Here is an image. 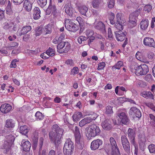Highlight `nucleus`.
<instances>
[{"label": "nucleus", "mask_w": 155, "mask_h": 155, "mask_svg": "<svg viewBox=\"0 0 155 155\" xmlns=\"http://www.w3.org/2000/svg\"><path fill=\"white\" fill-rule=\"evenodd\" d=\"M46 53L48 56H53L55 54V50L49 47L46 51Z\"/></svg>", "instance_id": "4c0bfd02"}, {"label": "nucleus", "mask_w": 155, "mask_h": 155, "mask_svg": "<svg viewBox=\"0 0 155 155\" xmlns=\"http://www.w3.org/2000/svg\"><path fill=\"white\" fill-rule=\"evenodd\" d=\"M42 27L39 26L36 28L35 29V35L36 36H38L41 34L42 31Z\"/></svg>", "instance_id": "58836bf2"}, {"label": "nucleus", "mask_w": 155, "mask_h": 155, "mask_svg": "<svg viewBox=\"0 0 155 155\" xmlns=\"http://www.w3.org/2000/svg\"><path fill=\"white\" fill-rule=\"evenodd\" d=\"M18 44L16 42H13L10 43V44L9 48L12 47H18Z\"/></svg>", "instance_id": "e2e57ef3"}, {"label": "nucleus", "mask_w": 155, "mask_h": 155, "mask_svg": "<svg viewBox=\"0 0 155 155\" xmlns=\"http://www.w3.org/2000/svg\"><path fill=\"white\" fill-rule=\"evenodd\" d=\"M114 5V0H110L108 3V7L109 8H112Z\"/></svg>", "instance_id": "09e8293b"}, {"label": "nucleus", "mask_w": 155, "mask_h": 155, "mask_svg": "<svg viewBox=\"0 0 155 155\" xmlns=\"http://www.w3.org/2000/svg\"><path fill=\"white\" fill-rule=\"evenodd\" d=\"M51 25H48L45 26L43 32L45 35L50 34L51 32Z\"/></svg>", "instance_id": "f704fd0d"}, {"label": "nucleus", "mask_w": 155, "mask_h": 155, "mask_svg": "<svg viewBox=\"0 0 155 155\" xmlns=\"http://www.w3.org/2000/svg\"><path fill=\"white\" fill-rule=\"evenodd\" d=\"M31 29V27L30 25L24 27L21 29V33H19V35L21 36L22 35L26 34L28 32L30 31Z\"/></svg>", "instance_id": "bb28decb"}, {"label": "nucleus", "mask_w": 155, "mask_h": 155, "mask_svg": "<svg viewBox=\"0 0 155 155\" xmlns=\"http://www.w3.org/2000/svg\"><path fill=\"white\" fill-rule=\"evenodd\" d=\"M64 24L65 27L69 31L75 32L78 30L77 25L70 19H65Z\"/></svg>", "instance_id": "6e6552de"}, {"label": "nucleus", "mask_w": 155, "mask_h": 155, "mask_svg": "<svg viewBox=\"0 0 155 155\" xmlns=\"http://www.w3.org/2000/svg\"><path fill=\"white\" fill-rule=\"evenodd\" d=\"M21 146L23 147L24 151H28L29 150L31 144L28 141L23 140L21 143Z\"/></svg>", "instance_id": "412c9836"}, {"label": "nucleus", "mask_w": 155, "mask_h": 155, "mask_svg": "<svg viewBox=\"0 0 155 155\" xmlns=\"http://www.w3.org/2000/svg\"><path fill=\"white\" fill-rule=\"evenodd\" d=\"M28 128L27 126L24 125L20 127L19 132L20 133L22 134L26 135L28 131Z\"/></svg>", "instance_id": "2f4dec72"}, {"label": "nucleus", "mask_w": 155, "mask_h": 155, "mask_svg": "<svg viewBox=\"0 0 155 155\" xmlns=\"http://www.w3.org/2000/svg\"><path fill=\"white\" fill-rule=\"evenodd\" d=\"M97 39L99 40L97 41L98 42L99 45L101 46V50L104 49V44L105 41L104 38H103L102 36L101 35L97 34Z\"/></svg>", "instance_id": "c85d7f7f"}, {"label": "nucleus", "mask_w": 155, "mask_h": 155, "mask_svg": "<svg viewBox=\"0 0 155 155\" xmlns=\"http://www.w3.org/2000/svg\"><path fill=\"white\" fill-rule=\"evenodd\" d=\"M122 14L120 13H117L116 15V17L117 19V22H120L122 20H123L122 19L121 16Z\"/></svg>", "instance_id": "603ef678"}, {"label": "nucleus", "mask_w": 155, "mask_h": 155, "mask_svg": "<svg viewBox=\"0 0 155 155\" xmlns=\"http://www.w3.org/2000/svg\"><path fill=\"white\" fill-rule=\"evenodd\" d=\"M82 117V113L81 112H76L73 115L72 118L73 120L74 121L79 120Z\"/></svg>", "instance_id": "72a5a7b5"}, {"label": "nucleus", "mask_w": 155, "mask_h": 155, "mask_svg": "<svg viewBox=\"0 0 155 155\" xmlns=\"http://www.w3.org/2000/svg\"><path fill=\"white\" fill-rule=\"evenodd\" d=\"M128 137L130 140V142L134 144L135 134L134 130L132 129L129 128L128 130Z\"/></svg>", "instance_id": "5701e85b"}, {"label": "nucleus", "mask_w": 155, "mask_h": 155, "mask_svg": "<svg viewBox=\"0 0 155 155\" xmlns=\"http://www.w3.org/2000/svg\"><path fill=\"white\" fill-rule=\"evenodd\" d=\"M145 80L147 82L151 83L153 81L152 77L151 74H148L145 76L144 78Z\"/></svg>", "instance_id": "37998d69"}, {"label": "nucleus", "mask_w": 155, "mask_h": 155, "mask_svg": "<svg viewBox=\"0 0 155 155\" xmlns=\"http://www.w3.org/2000/svg\"><path fill=\"white\" fill-rule=\"evenodd\" d=\"M71 74L73 75L77 74L78 72V68H73L71 69Z\"/></svg>", "instance_id": "774afa93"}, {"label": "nucleus", "mask_w": 155, "mask_h": 155, "mask_svg": "<svg viewBox=\"0 0 155 155\" xmlns=\"http://www.w3.org/2000/svg\"><path fill=\"white\" fill-rule=\"evenodd\" d=\"M108 37L109 38H112L113 35L112 33L111 29L110 28H108Z\"/></svg>", "instance_id": "69168bd1"}, {"label": "nucleus", "mask_w": 155, "mask_h": 155, "mask_svg": "<svg viewBox=\"0 0 155 155\" xmlns=\"http://www.w3.org/2000/svg\"><path fill=\"white\" fill-rule=\"evenodd\" d=\"M5 10H3L0 9V20L2 19L5 17Z\"/></svg>", "instance_id": "0e129e2a"}, {"label": "nucleus", "mask_w": 155, "mask_h": 155, "mask_svg": "<svg viewBox=\"0 0 155 155\" xmlns=\"http://www.w3.org/2000/svg\"><path fill=\"white\" fill-rule=\"evenodd\" d=\"M97 30L102 34L106 33L105 25L103 22L99 21L97 22Z\"/></svg>", "instance_id": "aec40b11"}, {"label": "nucleus", "mask_w": 155, "mask_h": 155, "mask_svg": "<svg viewBox=\"0 0 155 155\" xmlns=\"http://www.w3.org/2000/svg\"><path fill=\"white\" fill-rule=\"evenodd\" d=\"M87 39V38L83 36H79L78 39V42L79 44H81L83 41H86Z\"/></svg>", "instance_id": "a18cd8bd"}, {"label": "nucleus", "mask_w": 155, "mask_h": 155, "mask_svg": "<svg viewBox=\"0 0 155 155\" xmlns=\"http://www.w3.org/2000/svg\"><path fill=\"white\" fill-rule=\"evenodd\" d=\"M130 71L134 72L137 75H142L146 74L149 71L148 68H131Z\"/></svg>", "instance_id": "f8f14e48"}, {"label": "nucleus", "mask_w": 155, "mask_h": 155, "mask_svg": "<svg viewBox=\"0 0 155 155\" xmlns=\"http://www.w3.org/2000/svg\"><path fill=\"white\" fill-rule=\"evenodd\" d=\"M15 139V137L12 135H9L6 137L5 140L8 141L10 144H12Z\"/></svg>", "instance_id": "e433bc0d"}, {"label": "nucleus", "mask_w": 155, "mask_h": 155, "mask_svg": "<svg viewBox=\"0 0 155 155\" xmlns=\"http://www.w3.org/2000/svg\"><path fill=\"white\" fill-rule=\"evenodd\" d=\"M12 27V25L11 24H9L7 23H5L3 27V28L4 29L6 30L9 29L10 28Z\"/></svg>", "instance_id": "052dcab7"}, {"label": "nucleus", "mask_w": 155, "mask_h": 155, "mask_svg": "<svg viewBox=\"0 0 155 155\" xmlns=\"http://www.w3.org/2000/svg\"><path fill=\"white\" fill-rule=\"evenodd\" d=\"M38 139L37 138H35L33 140V147L34 150H35L37 145Z\"/></svg>", "instance_id": "13d9d810"}, {"label": "nucleus", "mask_w": 155, "mask_h": 155, "mask_svg": "<svg viewBox=\"0 0 155 155\" xmlns=\"http://www.w3.org/2000/svg\"><path fill=\"white\" fill-rule=\"evenodd\" d=\"M52 14L54 16H55L57 14V9L56 8V6L55 5L52 6Z\"/></svg>", "instance_id": "bf43d9fd"}, {"label": "nucleus", "mask_w": 155, "mask_h": 155, "mask_svg": "<svg viewBox=\"0 0 155 155\" xmlns=\"http://www.w3.org/2000/svg\"><path fill=\"white\" fill-rule=\"evenodd\" d=\"M93 120L90 117L85 118L81 120L79 123V125L81 127H82L87 124L90 123Z\"/></svg>", "instance_id": "a878e982"}, {"label": "nucleus", "mask_w": 155, "mask_h": 155, "mask_svg": "<svg viewBox=\"0 0 155 155\" xmlns=\"http://www.w3.org/2000/svg\"><path fill=\"white\" fill-rule=\"evenodd\" d=\"M15 122L12 119H9L6 120L5 122V126L8 128H13L15 127Z\"/></svg>", "instance_id": "cd10ccee"}, {"label": "nucleus", "mask_w": 155, "mask_h": 155, "mask_svg": "<svg viewBox=\"0 0 155 155\" xmlns=\"http://www.w3.org/2000/svg\"><path fill=\"white\" fill-rule=\"evenodd\" d=\"M12 144H10L8 141L5 140L2 145V148L4 149V153H7L10 151Z\"/></svg>", "instance_id": "4be33fe9"}, {"label": "nucleus", "mask_w": 155, "mask_h": 155, "mask_svg": "<svg viewBox=\"0 0 155 155\" xmlns=\"http://www.w3.org/2000/svg\"><path fill=\"white\" fill-rule=\"evenodd\" d=\"M17 62L16 59H14L12 62L10 67L11 68H15L16 67V62Z\"/></svg>", "instance_id": "864d4df0"}, {"label": "nucleus", "mask_w": 155, "mask_h": 155, "mask_svg": "<svg viewBox=\"0 0 155 155\" xmlns=\"http://www.w3.org/2000/svg\"><path fill=\"white\" fill-rule=\"evenodd\" d=\"M123 63L121 61L118 62L112 68H120L123 66Z\"/></svg>", "instance_id": "8fccbe9b"}, {"label": "nucleus", "mask_w": 155, "mask_h": 155, "mask_svg": "<svg viewBox=\"0 0 155 155\" xmlns=\"http://www.w3.org/2000/svg\"><path fill=\"white\" fill-rule=\"evenodd\" d=\"M53 131L49 133V136L51 142L55 145L60 143L61 136L63 132L57 124L53 125L52 128Z\"/></svg>", "instance_id": "f257e3e1"}, {"label": "nucleus", "mask_w": 155, "mask_h": 155, "mask_svg": "<svg viewBox=\"0 0 155 155\" xmlns=\"http://www.w3.org/2000/svg\"><path fill=\"white\" fill-rule=\"evenodd\" d=\"M65 35L64 34H61L59 37H58V40L59 41L61 42L62 40H63L65 38Z\"/></svg>", "instance_id": "338daca9"}, {"label": "nucleus", "mask_w": 155, "mask_h": 155, "mask_svg": "<svg viewBox=\"0 0 155 155\" xmlns=\"http://www.w3.org/2000/svg\"><path fill=\"white\" fill-rule=\"evenodd\" d=\"M32 3L28 0H25L23 4V7L25 10L28 12H30L31 9Z\"/></svg>", "instance_id": "6ab92c4d"}, {"label": "nucleus", "mask_w": 155, "mask_h": 155, "mask_svg": "<svg viewBox=\"0 0 155 155\" xmlns=\"http://www.w3.org/2000/svg\"><path fill=\"white\" fill-rule=\"evenodd\" d=\"M152 9V6L150 5H146L143 8V11L145 12H149Z\"/></svg>", "instance_id": "49530a36"}, {"label": "nucleus", "mask_w": 155, "mask_h": 155, "mask_svg": "<svg viewBox=\"0 0 155 155\" xmlns=\"http://www.w3.org/2000/svg\"><path fill=\"white\" fill-rule=\"evenodd\" d=\"M91 148L92 150H95L97 149V140H94L91 142Z\"/></svg>", "instance_id": "a19ab883"}, {"label": "nucleus", "mask_w": 155, "mask_h": 155, "mask_svg": "<svg viewBox=\"0 0 155 155\" xmlns=\"http://www.w3.org/2000/svg\"><path fill=\"white\" fill-rule=\"evenodd\" d=\"M64 9L65 12L68 16L73 19H75L77 16V13L72 7L70 2L68 1L66 2Z\"/></svg>", "instance_id": "f03ea898"}, {"label": "nucleus", "mask_w": 155, "mask_h": 155, "mask_svg": "<svg viewBox=\"0 0 155 155\" xmlns=\"http://www.w3.org/2000/svg\"><path fill=\"white\" fill-rule=\"evenodd\" d=\"M12 109V107L9 104H2L0 107V110L4 114H6L9 111Z\"/></svg>", "instance_id": "2eb2a0df"}, {"label": "nucleus", "mask_w": 155, "mask_h": 155, "mask_svg": "<svg viewBox=\"0 0 155 155\" xmlns=\"http://www.w3.org/2000/svg\"><path fill=\"white\" fill-rule=\"evenodd\" d=\"M76 145V147L79 149H83L84 144L83 142L81 139V135L75 136Z\"/></svg>", "instance_id": "dca6fc26"}, {"label": "nucleus", "mask_w": 155, "mask_h": 155, "mask_svg": "<svg viewBox=\"0 0 155 155\" xmlns=\"http://www.w3.org/2000/svg\"><path fill=\"white\" fill-rule=\"evenodd\" d=\"M41 11L38 7H35L33 10V18L34 19H38L41 17Z\"/></svg>", "instance_id": "b1692460"}, {"label": "nucleus", "mask_w": 155, "mask_h": 155, "mask_svg": "<svg viewBox=\"0 0 155 155\" xmlns=\"http://www.w3.org/2000/svg\"><path fill=\"white\" fill-rule=\"evenodd\" d=\"M111 149L108 151L107 153L112 155H120L119 149L118 147L115 139L112 137L110 138Z\"/></svg>", "instance_id": "20e7f679"}, {"label": "nucleus", "mask_w": 155, "mask_h": 155, "mask_svg": "<svg viewBox=\"0 0 155 155\" xmlns=\"http://www.w3.org/2000/svg\"><path fill=\"white\" fill-rule=\"evenodd\" d=\"M141 95L147 99H153V94L150 91H143L141 93Z\"/></svg>", "instance_id": "7c9ffc66"}, {"label": "nucleus", "mask_w": 155, "mask_h": 155, "mask_svg": "<svg viewBox=\"0 0 155 155\" xmlns=\"http://www.w3.org/2000/svg\"><path fill=\"white\" fill-rule=\"evenodd\" d=\"M12 9L11 8V3L10 1H8L7 6L6 8V11L7 12V14H10L12 12Z\"/></svg>", "instance_id": "de8ad7c7"}, {"label": "nucleus", "mask_w": 155, "mask_h": 155, "mask_svg": "<svg viewBox=\"0 0 155 155\" xmlns=\"http://www.w3.org/2000/svg\"><path fill=\"white\" fill-rule=\"evenodd\" d=\"M94 34L93 31L91 30H88L87 31V36L88 38L92 36Z\"/></svg>", "instance_id": "4d7b16f0"}, {"label": "nucleus", "mask_w": 155, "mask_h": 155, "mask_svg": "<svg viewBox=\"0 0 155 155\" xmlns=\"http://www.w3.org/2000/svg\"><path fill=\"white\" fill-rule=\"evenodd\" d=\"M70 47V45L68 42H60L57 46V51L61 54L66 53Z\"/></svg>", "instance_id": "423d86ee"}, {"label": "nucleus", "mask_w": 155, "mask_h": 155, "mask_svg": "<svg viewBox=\"0 0 155 155\" xmlns=\"http://www.w3.org/2000/svg\"><path fill=\"white\" fill-rule=\"evenodd\" d=\"M129 114L134 117L139 118L141 116V113L140 110L135 107H132L130 109Z\"/></svg>", "instance_id": "9b49d317"}, {"label": "nucleus", "mask_w": 155, "mask_h": 155, "mask_svg": "<svg viewBox=\"0 0 155 155\" xmlns=\"http://www.w3.org/2000/svg\"><path fill=\"white\" fill-rule=\"evenodd\" d=\"M65 63L69 65V67H73L74 65L73 61L71 59L67 60L66 61Z\"/></svg>", "instance_id": "3c124183"}, {"label": "nucleus", "mask_w": 155, "mask_h": 155, "mask_svg": "<svg viewBox=\"0 0 155 155\" xmlns=\"http://www.w3.org/2000/svg\"><path fill=\"white\" fill-rule=\"evenodd\" d=\"M116 37L118 41H123L125 38L127 34L126 32H123L121 31H117L115 32Z\"/></svg>", "instance_id": "ddd939ff"}, {"label": "nucleus", "mask_w": 155, "mask_h": 155, "mask_svg": "<svg viewBox=\"0 0 155 155\" xmlns=\"http://www.w3.org/2000/svg\"><path fill=\"white\" fill-rule=\"evenodd\" d=\"M78 9L79 12L82 15L87 17L90 16V15L88 13V8L85 5H81L78 6Z\"/></svg>", "instance_id": "f3484780"}, {"label": "nucleus", "mask_w": 155, "mask_h": 155, "mask_svg": "<svg viewBox=\"0 0 155 155\" xmlns=\"http://www.w3.org/2000/svg\"><path fill=\"white\" fill-rule=\"evenodd\" d=\"M38 2L42 8L44 7L47 4V0H37Z\"/></svg>", "instance_id": "c03bdc74"}, {"label": "nucleus", "mask_w": 155, "mask_h": 155, "mask_svg": "<svg viewBox=\"0 0 155 155\" xmlns=\"http://www.w3.org/2000/svg\"><path fill=\"white\" fill-rule=\"evenodd\" d=\"M117 115L118 116L117 118L118 117L117 121L115 120L114 121L113 120H112V122L114 124L118 125L122 123L123 124L127 125L128 124L129 120L124 112H122L120 113H118L117 114Z\"/></svg>", "instance_id": "7ed1b4c3"}, {"label": "nucleus", "mask_w": 155, "mask_h": 155, "mask_svg": "<svg viewBox=\"0 0 155 155\" xmlns=\"http://www.w3.org/2000/svg\"><path fill=\"white\" fill-rule=\"evenodd\" d=\"M105 113L107 114H111L113 113L112 107L110 106H107L106 107Z\"/></svg>", "instance_id": "79ce46f5"}, {"label": "nucleus", "mask_w": 155, "mask_h": 155, "mask_svg": "<svg viewBox=\"0 0 155 155\" xmlns=\"http://www.w3.org/2000/svg\"><path fill=\"white\" fill-rule=\"evenodd\" d=\"M81 135L79 128L78 127L76 126L75 128L74 136Z\"/></svg>", "instance_id": "6e6d98bb"}, {"label": "nucleus", "mask_w": 155, "mask_h": 155, "mask_svg": "<svg viewBox=\"0 0 155 155\" xmlns=\"http://www.w3.org/2000/svg\"><path fill=\"white\" fill-rule=\"evenodd\" d=\"M143 43L145 45L153 47H155V43L153 38L146 37L143 40Z\"/></svg>", "instance_id": "4468645a"}, {"label": "nucleus", "mask_w": 155, "mask_h": 155, "mask_svg": "<svg viewBox=\"0 0 155 155\" xmlns=\"http://www.w3.org/2000/svg\"><path fill=\"white\" fill-rule=\"evenodd\" d=\"M73 143L70 138L67 139L63 148L64 153L65 155H71L72 150L74 149Z\"/></svg>", "instance_id": "39448f33"}, {"label": "nucleus", "mask_w": 155, "mask_h": 155, "mask_svg": "<svg viewBox=\"0 0 155 155\" xmlns=\"http://www.w3.org/2000/svg\"><path fill=\"white\" fill-rule=\"evenodd\" d=\"M111 121H109V120H106L104 121L102 123V126L103 128L105 130H110L112 127V126L111 124L112 122V120Z\"/></svg>", "instance_id": "a211bd4d"}, {"label": "nucleus", "mask_w": 155, "mask_h": 155, "mask_svg": "<svg viewBox=\"0 0 155 155\" xmlns=\"http://www.w3.org/2000/svg\"><path fill=\"white\" fill-rule=\"evenodd\" d=\"M122 143L123 148L126 152L128 153L130 152V144L126 137L124 136H122L121 137Z\"/></svg>", "instance_id": "9d476101"}, {"label": "nucleus", "mask_w": 155, "mask_h": 155, "mask_svg": "<svg viewBox=\"0 0 155 155\" xmlns=\"http://www.w3.org/2000/svg\"><path fill=\"white\" fill-rule=\"evenodd\" d=\"M97 129V126L94 124H92L91 126L86 128V135L88 139L96 136Z\"/></svg>", "instance_id": "0eeeda50"}, {"label": "nucleus", "mask_w": 155, "mask_h": 155, "mask_svg": "<svg viewBox=\"0 0 155 155\" xmlns=\"http://www.w3.org/2000/svg\"><path fill=\"white\" fill-rule=\"evenodd\" d=\"M148 149L150 153L155 154V145L150 144L149 146Z\"/></svg>", "instance_id": "ea45409f"}, {"label": "nucleus", "mask_w": 155, "mask_h": 155, "mask_svg": "<svg viewBox=\"0 0 155 155\" xmlns=\"http://www.w3.org/2000/svg\"><path fill=\"white\" fill-rule=\"evenodd\" d=\"M52 5L50 4L46 11V15H49L51 12Z\"/></svg>", "instance_id": "5fc2aeb1"}, {"label": "nucleus", "mask_w": 155, "mask_h": 155, "mask_svg": "<svg viewBox=\"0 0 155 155\" xmlns=\"http://www.w3.org/2000/svg\"><path fill=\"white\" fill-rule=\"evenodd\" d=\"M124 22V20H122L120 22H116L115 24V26L119 30L118 31H121L123 30Z\"/></svg>", "instance_id": "c756f323"}, {"label": "nucleus", "mask_w": 155, "mask_h": 155, "mask_svg": "<svg viewBox=\"0 0 155 155\" xmlns=\"http://www.w3.org/2000/svg\"><path fill=\"white\" fill-rule=\"evenodd\" d=\"M139 14V12L137 11L130 14L129 19V23L132 27H134L136 25L138 18L137 17Z\"/></svg>", "instance_id": "1a4fd4ad"}, {"label": "nucleus", "mask_w": 155, "mask_h": 155, "mask_svg": "<svg viewBox=\"0 0 155 155\" xmlns=\"http://www.w3.org/2000/svg\"><path fill=\"white\" fill-rule=\"evenodd\" d=\"M119 89L122 91H126L127 90L126 89L125 87L123 86H117L115 89V93L118 95H123L124 94V93H120V92H118V90Z\"/></svg>", "instance_id": "473e14b6"}, {"label": "nucleus", "mask_w": 155, "mask_h": 155, "mask_svg": "<svg viewBox=\"0 0 155 155\" xmlns=\"http://www.w3.org/2000/svg\"><path fill=\"white\" fill-rule=\"evenodd\" d=\"M25 0H13V3L16 5L21 4Z\"/></svg>", "instance_id": "680f3d73"}, {"label": "nucleus", "mask_w": 155, "mask_h": 155, "mask_svg": "<svg viewBox=\"0 0 155 155\" xmlns=\"http://www.w3.org/2000/svg\"><path fill=\"white\" fill-rule=\"evenodd\" d=\"M149 22L148 19H143L140 23L141 29L143 30H146L148 26Z\"/></svg>", "instance_id": "393cba45"}, {"label": "nucleus", "mask_w": 155, "mask_h": 155, "mask_svg": "<svg viewBox=\"0 0 155 155\" xmlns=\"http://www.w3.org/2000/svg\"><path fill=\"white\" fill-rule=\"evenodd\" d=\"M35 116L37 120H42L44 117V116L39 111H37L36 113Z\"/></svg>", "instance_id": "c9c22d12"}]
</instances>
